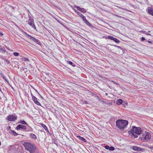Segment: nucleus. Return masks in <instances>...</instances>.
<instances>
[{"label": "nucleus", "mask_w": 153, "mask_h": 153, "mask_svg": "<svg viewBox=\"0 0 153 153\" xmlns=\"http://www.w3.org/2000/svg\"><path fill=\"white\" fill-rule=\"evenodd\" d=\"M132 134V137H134V138H136L138 137L137 134H135L134 133H131Z\"/></svg>", "instance_id": "25"}, {"label": "nucleus", "mask_w": 153, "mask_h": 153, "mask_svg": "<svg viewBox=\"0 0 153 153\" xmlns=\"http://www.w3.org/2000/svg\"><path fill=\"white\" fill-rule=\"evenodd\" d=\"M132 149L134 151H140L141 150L140 148L135 146H133Z\"/></svg>", "instance_id": "14"}, {"label": "nucleus", "mask_w": 153, "mask_h": 153, "mask_svg": "<svg viewBox=\"0 0 153 153\" xmlns=\"http://www.w3.org/2000/svg\"><path fill=\"white\" fill-rule=\"evenodd\" d=\"M5 63L8 64L10 63V61L7 59H6L5 61Z\"/></svg>", "instance_id": "30"}, {"label": "nucleus", "mask_w": 153, "mask_h": 153, "mask_svg": "<svg viewBox=\"0 0 153 153\" xmlns=\"http://www.w3.org/2000/svg\"><path fill=\"white\" fill-rule=\"evenodd\" d=\"M3 35V33H2V32H0V35H1V36H2Z\"/></svg>", "instance_id": "38"}, {"label": "nucleus", "mask_w": 153, "mask_h": 153, "mask_svg": "<svg viewBox=\"0 0 153 153\" xmlns=\"http://www.w3.org/2000/svg\"><path fill=\"white\" fill-rule=\"evenodd\" d=\"M124 9L126 10H127V9Z\"/></svg>", "instance_id": "44"}, {"label": "nucleus", "mask_w": 153, "mask_h": 153, "mask_svg": "<svg viewBox=\"0 0 153 153\" xmlns=\"http://www.w3.org/2000/svg\"><path fill=\"white\" fill-rule=\"evenodd\" d=\"M31 95L32 97V99L33 98V97H36L35 96H33L32 94H31Z\"/></svg>", "instance_id": "36"}, {"label": "nucleus", "mask_w": 153, "mask_h": 153, "mask_svg": "<svg viewBox=\"0 0 153 153\" xmlns=\"http://www.w3.org/2000/svg\"><path fill=\"white\" fill-rule=\"evenodd\" d=\"M67 63H68V64H69L70 65H71L73 67H75V65L74 63H73L72 62L67 61Z\"/></svg>", "instance_id": "17"}, {"label": "nucleus", "mask_w": 153, "mask_h": 153, "mask_svg": "<svg viewBox=\"0 0 153 153\" xmlns=\"http://www.w3.org/2000/svg\"><path fill=\"white\" fill-rule=\"evenodd\" d=\"M148 12L151 15L153 16V10L152 9H149L148 10Z\"/></svg>", "instance_id": "20"}, {"label": "nucleus", "mask_w": 153, "mask_h": 153, "mask_svg": "<svg viewBox=\"0 0 153 153\" xmlns=\"http://www.w3.org/2000/svg\"><path fill=\"white\" fill-rule=\"evenodd\" d=\"M128 123L126 120H119L116 122V126L120 129H122L126 127Z\"/></svg>", "instance_id": "2"}, {"label": "nucleus", "mask_w": 153, "mask_h": 153, "mask_svg": "<svg viewBox=\"0 0 153 153\" xmlns=\"http://www.w3.org/2000/svg\"><path fill=\"white\" fill-rule=\"evenodd\" d=\"M74 7L81 12L85 13L86 12V10L84 8H81L79 6L76 5L74 6Z\"/></svg>", "instance_id": "10"}, {"label": "nucleus", "mask_w": 153, "mask_h": 153, "mask_svg": "<svg viewBox=\"0 0 153 153\" xmlns=\"http://www.w3.org/2000/svg\"><path fill=\"white\" fill-rule=\"evenodd\" d=\"M22 60L24 61L25 62H28L30 61L29 59L27 58H22Z\"/></svg>", "instance_id": "24"}, {"label": "nucleus", "mask_w": 153, "mask_h": 153, "mask_svg": "<svg viewBox=\"0 0 153 153\" xmlns=\"http://www.w3.org/2000/svg\"><path fill=\"white\" fill-rule=\"evenodd\" d=\"M13 55L15 56H18L19 55V53L17 52H14L13 53Z\"/></svg>", "instance_id": "27"}, {"label": "nucleus", "mask_w": 153, "mask_h": 153, "mask_svg": "<svg viewBox=\"0 0 153 153\" xmlns=\"http://www.w3.org/2000/svg\"><path fill=\"white\" fill-rule=\"evenodd\" d=\"M148 42L149 43H152V42H151V41H148Z\"/></svg>", "instance_id": "39"}, {"label": "nucleus", "mask_w": 153, "mask_h": 153, "mask_svg": "<svg viewBox=\"0 0 153 153\" xmlns=\"http://www.w3.org/2000/svg\"><path fill=\"white\" fill-rule=\"evenodd\" d=\"M3 49L1 48V46L0 45V51H2L3 50Z\"/></svg>", "instance_id": "37"}, {"label": "nucleus", "mask_w": 153, "mask_h": 153, "mask_svg": "<svg viewBox=\"0 0 153 153\" xmlns=\"http://www.w3.org/2000/svg\"><path fill=\"white\" fill-rule=\"evenodd\" d=\"M97 98L98 99H100V97H99V96H97Z\"/></svg>", "instance_id": "41"}, {"label": "nucleus", "mask_w": 153, "mask_h": 153, "mask_svg": "<svg viewBox=\"0 0 153 153\" xmlns=\"http://www.w3.org/2000/svg\"><path fill=\"white\" fill-rule=\"evenodd\" d=\"M114 148L113 146L109 147V150L110 151H113L114 150Z\"/></svg>", "instance_id": "26"}, {"label": "nucleus", "mask_w": 153, "mask_h": 153, "mask_svg": "<svg viewBox=\"0 0 153 153\" xmlns=\"http://www.w3.org/2000/svg\"><path fill=\"white\" fill-rule=\"evenodd\" d=\"M142 33H143L145 34L146 35H151L150 34L148 33V32H150V31H149L148 32H146V31H143V30L142 31Z\"/></svg>", "instance_id": "21"}, {"label": "nucleus", "mask_w": 153, "mask_h": 153, "mask_svg": "<svg viewBox=\"0 0 153 153\" xmlns=\"http://www.w3.org/2000/svg\"><path fill=\"white\" fill-rule=\"evenodd\" d=\"M78 15L82 18L83 21L88 26L91 25L90 23L86 20L85 17L82 14L79 12Z\"/></svg>", "instance_id": "7"}, {"label": "nucleus", "mask_w": 153, "mask_h": 153, "mask_svg": "<svg viewBox=\"0 0 153 153\" xmlns=\"http://www.w3.org/2000/svg\"><path fill=\"white\" fill-rule=\"evenodd\" d=\"M114 46H115V47H117V48H119V49H120L121 50H123V49L120 46H117V45H114Z\"/></svg>", "instance_id": "29"}, {"label": "nucleus", "mask_w": 153, "mask_h": 153, "mask_svg": "<svg viewBox=\"0 0 153 153\" xmlns=\"http://www.w3.org/2000/svg\"><path fill=\"white\" fill-rule=\"evenodd\" d=\"M32 40L34 42L36 43L37 44H39V41L38 40L35 39V38H33Z\"/></svg>", "instance_id": "22"}, {"label": "nucleus", "mask_w": 153, "mask_h": 153, "mask_svg": "<svg viewBox=\"0 0 153 153\" xmlns=\"http://www.w3.org/2000/svg\"><path fill=\"white\" fill-rule=\"evenodd\" d=\"M0 91H1V87L0 86Z\"/></svg>", "instance_id": "43"}, {"label": "nucleus", "mask_w": 153, "mask_h": 153, "mask_svg": "<svg viewBox=\"0 0 153 153\" xmlns=\"http://www.w3.org/2000/svg\"><path fill=\"white\" fill-rule=\"evenodd\" d=\"M28 18L29 19L27 22L28 24L35 30H36V27L34 23L33 18L29 15H28Z\"/></svg>", "instance_id": "5"}, {"label": "nucleus", "mask_w": 153, "mask_h": 153, "mask_svg": "<svg viewBox=\"0 0 153 153\" xmlns=\"http://www.w3.org/2000/svg\"><path fill=\"white\" fill-rule=\"evenodd\" d=\"M145 40V38L144 37H142L141 38V41L143 42Z\"/></svg>", "instance_id": "34"}, {"label": "nucleus", "mask_w": 153, "mask_h": 153, "mask_svg": "<svg viewBox=\"0 0 153 153\" xmlns=\"http://www.w3.org/2000/svg\"><path fill=\"white\" fill-rule=\"evenodd\" d=\"M73 9L74 10V11L77 14H79V12L77 11L74 8H73Z\"/></svg>", "instance_id": "28"}, {"label": "nucleus", "mask_w": 153, "mask_h": 153, "mask_svg": "<svg viewBox=\"0 0 153 153\" xmlns=\"http://www.w3.org/2000/svg\"><path fill=\"white\" fill-rule=\"evenodd\" d=\"M150 148H151V149L153 150V147H151Z\"/></svg>", "instance_id": "40"}, {"label": "nucleus", "mask_w": 153, "mask_h": 153, "mask_svg": "<svg viewBox=\"0 0 153 153\" xmlns=\"http://www.w3.org/2000/svg\"><path fill=\"white\" fill-rule=\"evenodd\" d=\"M0 75L4 79L5 81L8 83H9V81L7 79L5 75L2 73L0 74Z\"/></svg>", "instance_id": "13"}, {"label": "nucleus", "mask_w": 153, "mask_h": 153, "mask_svg": "<svg viewBox=\"0 0 153 153\" xmlns=\"http://www.w3.org/2000/svg\"><path fill=\"white\" fill-rule=\"evenodd\" d=\"M20 123L22 124H25L28 125V124L24 120H20Z\"/></svg>", "instance_id": "23"}, {"label": "nucleus", "mask_w": 153, "mask_h": 153, "mask_svg": "<svg viewBox=\"0 0 153 153\" xmlns=\"http://www.w3.org/2000/svg\"><path fill=\"white\" fill-rule=\"evenodd\" d=\"M109 146L108 145L105 146V148L107 149H109Z\"/></svg>", "instance_id": "32"}, {"label": "nucleus", "mask_w": 153, "mask_h": 153, "mask_svg": "<svg viewBox=\"0 0 153 153\" xmlns=\"http://www.w3.org/2000/svg\"><path fill=\"white\" fill-rule=\"evenodd\" d=\"M41 125L44 128L45 130L47 132H49L48 129V128L43 123H42L41 124Z\"/></svg>", "instance_id": "15"}, {"label": "nucleus", "mask_w": 153, "mask_h": 153, "mask_svg": "<svg viewBox=\"0 0 153 153\" xmlns=\"http://www.w3.org/2000/svg\"><path fill=\"white\" fill-rule=\"evenodd\" d=\"M123 101L122 100L119 99L117 100L116 102V103L117 105H120L122 103Z\"/></svg>", "instance_id": "16"}, {"label": "nucleus", "mask_w": 153, "mask_h": 153, "mask_svg": "<svg viewBox=\"0 0 153 153\" xmlns=\"http://www.w3.org/2000/svg\"><path fill=\"white\" fill-rule=\"evenodd\" d=\"M33 130L32 128H31V127L29 126V130H28L27 131H32Z\"/></svg>", "instance_id": "31"}, {"label": "nucleus", "mask_w": 153, "mask_h": 153, "mask_svg": "<svg viewBox=\"0 0 153 153\" xmlns=\"http://www.w3.org/2000/svg\"><path fill=\"white\" fill-rule=\"evenodd\" d=\"M17 119V116L16 115H9L7 117V119L9 121H13L16 120Z\"/></svg>", "instance_id": "6"}, {"label": "nucleus", "mask_w": 153, "mask_h": 153, "mask_svg": "<svg viewBox=\"0 0 153 153\" xmlns=\"http://www.w3.org/2000/svg\"><path fill=\"white\" fill-rule=\"evenodd\" d=\"M129 133H134L136 134L139 135L141 134L142 131L140 127H137L135 126H132V128H131L128 131Z\"/></svg>", "instance_id": "3"}, {"label": "nucleus", "mask_w": 153, "mask_h": 153, "mask_svg": "<svg viewBox=\"0 0 153 153\" xmlns=\"http://www.w3.org/2000/svg\"><path fill=\"white\" fill-rule=\"evenodd\" d=\"M79 137V140L83 141L84 142H86L87 141L83 137L79 136H78Z\"/></svg>", "instance_id": "18"}, {"label": "nucleus", "mask_w": 153, "mask_h": 153, "mask_svg": "<svg viewBox=\"0 0 153 153\" xmlns=\"http://www.w3.org/2000/svg\"><path fill=\"white\" fill-rule=\"evenodd\" d=\"M25 149L30 153H34L38 149L36 145L31 143L25 142L23 144Z\"/></svg>", "instance_id": "1"}, {"label": "nucleus", "mask_w": 153, "mask_h": 153, "mask_svg": "<svg viewBox=\"0 0 153 153\" xmlns=\"http://www.w3.org/2000/svg\"><path fill=\"white\" fill-rule=\"evenodd\" d=\"M107 39H108L113 40L116 43H119L120 42V41L117 39L111 36H108L107 37Z\"/></svg>", "instance_id": "9"}, {"label": "nucleus", "mask_w": 153, "mask_h": 153, "mask_svg": "<svg viewBox=\"0 0 153 153\" xmlns=\"http://www.w3.org/2000/svg\"><path fill=\"white\" fill-rule=\"evenodd\" d=\"M27 36L30 37V39H32V40L33 38H34L32 36H30L29 35H27Z\"/></svg>", "instance_id": "33"}, {"label": "nucleus", "mask_w": 153, "mask_h": 153, "mask_svg": "<svg viewBox=\"0 0 153 153\" xmlns=\"http://www.w3.org/2000/svg\"><path fill=\"white\" fill-rule=\"evenodd\" d=\"M2 51H3L2 52V53H4L6 52L5 50H3Z\"/></svg>", "instance_id": "35"}, {"label": "nucleus", "mask_w": 153, "mask_h": 153, "mask_svg": "<svg viewBox=\"0 0 153 153\" xmlns=\"http://www.w3.org/2000/svg\"><path fill=\"white\" fill-rule=\"evenodd\" d=\"M26 127L23 125L19 124L16 127V129L17 130H24L26 129Z\"/></svg>", "instance_id": "8"}, {"label": "nucleus", "mask_w": 153, "mask_h": 153, "mask_svg": "<svg viewBox=\"0 0 153 153\" xmlns=\"http://www.w3.org/2000/svg\"><path fill=\"white\" fill-rule=\"evenodd\" d=\"M35 91L37 92H38L37 91L36 89H35Z\"/></svg>", "instance_id": "42"}, {"label": "nucleus", "mask_w": 153, "mask_h": 153, "mask_svg": "<svg viewBox=\"0 0 153 153\" xmlns=\"http://www.w3.org/2000/svg\"><path fill=\"white\" fill-rule=\"evenodd\" d=\"M6 48H7V49H8V50H9V49L7 48L6 47Z\"/></svg>", "instance_id": "45"}, {"label": "nucleus", "mask_w": 153, "mask_h": 153, "mask_svg": "<svg viewBox=\"0 0 153 153\" xmlns=\"http://www.w3.org/2000/svg\"><path fill=\"white\" fill-rule=\"evenodd\" d=\"M34 102L37 105L41 106V104L38 101L37 98L36 97H33V98L32 99Z\"/></svg>", "instance_id": "12"}, {"label": "nucleus", "mask_w": 153, "mask_h": 153, "mask_svg": "<svg viewBox=\"0 0 153 153\" xmlns=\"http://www.w3.org/2000/svg\"><path fill=\"white\" fill-rule=\"evenodd\" d=\"M29 136L30 138L33 140H36L37 138L36 135L33 133H30Z\"/></svg>", "instance_id": "11"}, {"label": "nucleus", "mask_w": 153, "mask_h": 153, "mask_svg": "<svg viewBox=\"0 0 153 153\" xmlns=\"http://www.w3.org/2000/svg\"><path fill=\"white\" fill-rule=\"evenodd\" d=\"M10 133L12 135L14 136H17L18 135V134L16 132L13 130H11V131Z\"/></svg>", "instance_id": "19"}, {"label": "nucleus", "mask_w": 153, "mask_h": 153, "mask_svg": "<svg viewBox=\"0 0 153 153\" xmlns=\"http://www.w3.org/2000/svg\"><path fill=\"white\" fill-rule=\"evenodd\" d=\"M140 139L143 141H146L149 140L151 138L150 134L147 132H145L140 137Z\"/></svg>", "instance_id": "4"}]
</instances>
